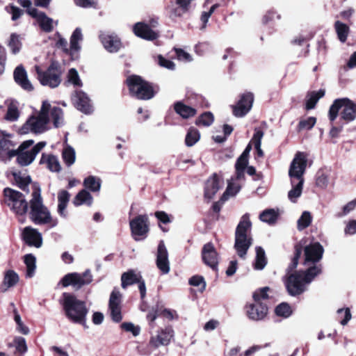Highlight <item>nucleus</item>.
<instances>
[{
  "label": "nucleus",
  "instance_id": "47",
  "mask_svg": "<svg viewBox=\"0 0 356 356\" xmlns=\"http://www.w3.org/2000/svg\"><path fill=\"white\" fill-rule=\"evenodd\" d=\"M213 120L214 118L213 114L210 112H205L196 120L195 123L199 126L209 127L213 122Z\"/></svg>",
  "mask_w": 356,
  "mask_h": 356
},
{
  "label": "nucleus",
  "instance_id": "13",
  "mask_svg": "<svg viewBox=\"0 0 356 356\" xmlns=\"http://www.w3.org/2000/svg\"><path fill=\"white\" fill-rule=\"evenodd\" d=\"M129 225L132 235L136 241H140L145 238L149 232V222L147 215L136 216L130 221Z\"/></svg>",
  "mask_w": 356,
  "mask_h": 356
},
{
  "label": "nucleus",
  "instance_id": "42",
  "mask_svg": "<svg viewBox=\"0 0 356 356\" xmlns=\"http://www.w3.org/2000/svg\"><path fill=\"white\" fill-rule=\"evenodd\" d=\"M277 213L273 209H269L264 211L259 216V218L261 221L267 222L268 224H273L275 222L277 218Z\"/></svg>",
  "mask_w": 356,
  "mask_h": 356
},
{
  "label": "nucleus",
  "instance_id": "33",
  "mask_svg": "<svg viewBox=\"0 0 356 356\" xmlns=\"http://www.w3.org/2000/svg\"><path fill=\"white\" fill-rule=\"evenodd\" d=\"M83 40V34L80 28H76L72 33L70 37V51L72 54L77 52L81 49L79 43Z\"/></svg>",
  "mask_w": 356,
  "mask_h": 356
},
{
  "label": "nucleus",
  "instance_id": "57",
  "mask_svg": "<svg viewBox=\"0 0 356 356\" xmlns=\"http://www.w3.org/2000/svg\"><path fill=\"white\" fill-rule=\"evenodd\" d=\"M67 77L68 81L72 83L74 86H81V81L79 79V74L74 68H72L69 70Z\"/></svg>",
  "mask_w": 356,
  "mask_h": 356
},
{
  "label": "nucleus",
  "instance_id": "40",
  "mask_svg": "<svg viewBox=\"0 0 356 356\" xmlns=\"http://www.w3.org/2000/svg\"><path fill=\"white\" fill-rule=\"evenodd\" d=\"M102 181L100 178L95 176H89L83 181L84 186L92 192H98L101 188Z\"/></svg>",
  "mask_w": 356,
  "mask_h": 356
},
{
  "label": "nucleus",
  "instance_id": "45",
  "mask_svg": "<svg viewBox=\"0 0 356 356\" xmlns=\"http://www.w3.org/2000/svg\"><path fill=\"white\" fill-rule=\"evenodd\" d=\"M200 135L199 131L194 128H191L186 136V145L188 147H191L200 140Z\"/></svg>",
  "mask_w": 356,
  "mask_h": 356
},
{
  "label": "nucleus",
  "instance_id": "5",
  "mask_svg": "<svg viewBox=\"0 0 356 356\" xmlns=\"http://www.w3.org/2000/svg\"><path fill=\"white\" fill-rule=\"evenodd\" d=\"M48 108H49V102L44 101L39 113L37 115L29 117L20 128L19 133L21 134H27L29 133L40 134L48 130V124L49 122V118L47 113Z\"/></svg>",
  "mask_w": 356,
  "mask_h": 356
},
{
  "label": "nucleus",
  "instance_id": "30",
  "mask_svg": "<svg viewBox=\"0 0 356 356\" xmlns=\"http://www.w3.org/2000/svg\"><path fill=\"white\" fill-rule=\"evenodd\" d=\"M70 194L65 190L58 193V213L63 218L67 217V206L70 201Z\"/></svg>",
  "mask_w": 356,
  "mask_h": 356
},
{
  "label": "nucleus",
  "instance_id": "48",
  "mask_svg": "<svg viewBox=\"0 0 356 356\" xmlns=\"http://www.w3.org/2000/svg\"><path fill=\"white\" fill-rule=\"evenodd\" d=\"M275 312L277 316L284 318H288L292 314L291 307L289 306V304L285 302H282L277 305L275 309Z\"/></svg>",
  "mask_w": 356,
  "mask_h": 356
},
{
  "label": "nucleus",
  "instance_id": "43",
  "mask_svg": "<svg viewBox=\"0 0 356 356\" xmlns=\"http://www.w3.org/2000/svg\"><path fill=\"white\" fill-rule=\"evenodd\" d=\"M335 29L337 33L339 40L342 42H344L348 37L349 31L348 26L346 24L339 21H337L335 22Z\"/></svg>",
  "mask_w": 356,
  "mask_h": 356
},
{
  "label": "nucleus",
  "instance_id": "53",
  "mask_svg": "<svg viewBox=\"0 0 356 356\" xmlns=\"http://www.w3.org/2000/svg\"><path fill=\"white\" fill-rule=\"evenodd\" d=\"M170 10L171 17H181L188 11V6L185 5V6H184L182 3H176V7L174 8L173 6Z\"/></svg>",
  "mask_w": 356,
  "mask_h": 356
},
{
  "label": "nucleus",
  "instance_id": "38",
  "mask_svg": "<svg viewBox=\"0 0 356 356\" xmlns=\"http://www.w3.org/2000/svg\"><path fill=\"white\" fill-rule=\"evenodd\" d=\"M267 264V259L264 250L261 247L256 248V259L254 268L256 270H262Z\"/></svg>",
  "mask_w": 356,
  "mask_h": 356
},
{
  "label": "nucleus",
  "instance_id": "56",
  "mask_svg": "<svg viewBox=\"0 0 356 356\" xmlns=\"http://www.w3.org/2000/svg\"><path fill=\"white\" fill-rule=\"evenodd\" d=\"M328 182L327 175L323 172H318L316 179V186L321 188H325L328 185Z\"/></svg>",
  "mask_w": 356,
  "mask_h": 356
},
{
  "label": "nucleus",
  "instance_id": "63",
  "mask_svg": "<svg viewBox=\"0 0 356 356\" xmlns=\"http://www.w3.org/2000/svg\"><path fill=\"white\" fill-rule=\"evenodd\" d=\"M316 121L315 118L309 117L299 122V128L300 129H311L315 125Z\"/></svg>",
  "mask_w": 356,
  "mask_h": 356
},
{
  "label": "nucleus",
  "instance_id": "64",
  "mask_svg": "<svg viewBox=\"0 0 356 356\" xmlns=\"http://www.w3.org/2000/svg\"><path fill=\"white\" fill-rule=\"evenodd\" d=\"M158 63L161 67L168 70H174L175 67V65L172 61L165 59L161 55L158 56Z\"/></svg>",
  "mask_w": 356,
  "mask_h": 356
},
{
  "label": "nucleus",
  "instance_id": "60",
  "mask_svg": "<svg viewBox=\"0 0 356 356\" xmlns=\"http://www.w3.org/2000/svg\"><path fill=\"white\" fill-rule=\"evenodd\" d=\"M74 3L81 8H96L97 6V0H74Z\"/></svg>",
  "mask_w": 356,
  "mask_h": 356
},
{
  "label": "nucleus",
  "instance_id": "59",
  "mask_svg": "<svg viewBox=\"0 0 356 356\" xmlns=\"http://www.w3.org/2000/svg\"><path fill=\"white\" fill-rule=\"evenodd\" d=\"M121 327L127 332H131L134 337L138 336L140 332V327L136 326L132 323H123Z\"/></svg>",
  "mask_w": 356,
  "mask_h": 356
},
{
  "label": "nucleus",
  "instance_id": "20",
  "mask_svg": "<svg viewBox=\"0 0 356 356\" xmlns=\"http://www.w3.org/2000/svg\"><path fill=\"white\" fill-rule=\"evenodd\" d=\"M22 236L24 242L29 246H33L37 248L42 246V234L36 229L30 226L24 227L22 233Z\"/></svg>",
  "mask_w": 356,
  "mask_h": 356
},
{
  "label": "nucleus",
  "instance_id": "50",
  "mask_svg": "<svg viewBox=\"0 0 356 356\" xmlns=\"http://www.w3.org/2000/svg\"><path fill=\"white\" fill-rule=\"evenodd\" d=\"M8 46L11 49L13 54H17L21 48V42L19 36L15 33H13L10 35V39L8 42Z\"/></svg>",
  "mask_w": 356,
  "mask_h": 356
},
{
  "label": "nucleus",
  "instance_id": "12",
  "mask_svg": "<svg viewBox=\"0 0 356 356\" xmlns=\"http://www.w3.org/2000/svg\"><path fill=\"white\" fill-rule=\"evenodd\" d=\"M306 166L307 159L305 155L302 152H298L293 159L289 170L291 181L304 180L303 175Z\"/></svg>",
  "mask_w": 356,
  "mask_h": 356
},
{
  "label": "nucleus",
  "instance_id": "29",
  "mask_svg": "<svg viewBox=\"0 0 356 356\" xmlns=\"http://www.w3.org/2000/svg\"><path fill=\"white\" fill-rule=\"evenodd\" d=\"M47 113L49 121H52L55 128L60 127L64 124L63 112L60 108L51 106L49 104V108H48Z\"/></svg>",
  "mask_w": 356,
  "mask_h": 356
},
{
  "label": "nucleus",
  "instance_id": "7",
  "mask_svg": "<svg viewBox=\"0 0 356 356\" xmlns=\"http://www.w3.org/2000/svg\"><path fill=\"white\" fill-rule=\"evenodd\" d=\"M3 202L17 216H23L28 211V202L25 196L13 188H4Z\"/></svg>",
  "mask_w": 356,
  "mask_h": 356
},
{
  "label": "nucleus",
  "instance_id": "9",
  "mask_svg": "<svg viewBox=\"0 0 356 356\" xmlns=\"http://www.w3.org/2000/svg\"><path fill=\"white\" fill-rule=\"evenodd\" d=\"M127 83L130 93L140 99H149L155 94L152 86L140 76L133 75L127 78Z\"/></svg>",
  "mask_w": 356,
  "mask_h": 356
},
{
  "label": "nucleus",
  "instance_id": "14",
  "mask_svg": "<svg viewBox=\"0 0 356 356\" xmlns=\"http://www.w3.org/2000/svg\"><path fill=\"white\" fill-rule=\"evenodd\" d=\"M122 298V295L119 289L114 288L110 295L108 308L112 320L117 323L122 319L121 313Z\"/></svg>",
  "mask_w": 356,
  "mask_h": 356
},
{
  "label": "nucleus",
  "instance_id": "28",
  "mask_svg": "<svg viewBox=\"0 0 356 356\" xmlns=\"http://www.w3.org/2000/svg\"><path fill=\"white\" fill-rule=\"evenodd\" d=\"M222 183H220L219 177L214 174L206 182L204 189V196L208 199H211L222 186Z\"/></svg>",
  "mask_w": 356,
  "mask_h": 356
},
{
  "label": "nucleus",
  "instance_id": "58",
  "mask_svg": "<svg viewBox=\"0 0 356 356\" xmlns=\"http://www.w3.org/2000/svg\"><path fill=\"white\" fill-rule=\"evenodd\" d=\"M14 341L17 351L19 352L21 354H24L27 351V346L26 343V340L24 337H15Z\"/></svg>",
  "mask_w": 356,
  "mask_h": 356
},
{
  "label": "nucleus",
  "instance_id": "41",
  "mask_svg": "<svg viewBox=\"0 0 356 356\" xmlns=\"http://www.w3.org/2000/svg\"><path fill=\"white\" fill-rule=\"evenodd\" d=\"M19 281L18 275L13 270H8L4 276L3 285L6 286L4 291L15 286Z\"/></svg>",
  "mask_w": 356,
  "mask_h": 356
},
{
  "label": "nucleus",
  "instance_id": "15",
  "mask_svg": "<svg viewBox=\"0 0 356 356\" xmlns=\"http://www.w3.org/2000/svg\"><path fill=\"white\" fill-rule=\"evenodd\" d=\"M29 14L35 18L40 28L46 33H50L53 31L57 22H54L53 19L49 17L44 12L39 11L35 8L29 10Z\"/></svg>",
  "mask_w": 356,
  "mask_h": 356
},
{
  "label": "nucleus",
  "instance_id": "39",
  "mask_svg": "<svg viewBox=\"0 0 356 356\" xmlns=\"http://www.w3.org/2000/svg\"><path fill=\"white\" fill-rule=\"evenodd\" d=\"M14 179L17 186L22 190H26L27 186L31 183V177L25 173L19 171H15L13 172Z\"/></svg>",
  "mask_w": 356,
  "mask_h": 356
},
{
  "label": "nucleus",
  "instance_id": "61",
  "mask_svg": "<svg viewBox=\"0 0 356 356\" xmlns=\"http://www.w3.org/2000/svg\"><path fill=\"white\" fill-rule=\"evenodd\" d=\"M264 136V132L259 129H254V134L252 138V142L255 148H259L261 145V140Z\"/></svg>",
  "mask_w": 356,
  "mask_h": 356
},
{
  "label": "nucleus",
  "instance_id": "2",
  "mask_svg": "<svg viewBox=\"0 0 356 356\" xmlns=\"http://www.w3.org/2000/svg\"><path fill=\"white\" fill-rule=\"evenodd\" d=\"M65 315L67 318L74 323L86 326V316L88 309L85 302L79 300L75 296L64 293L61 302Z\"/></svg>",
  "mask_w": 356,
  "mask_h": 356
},
{
  "label": "nucleus",
  "instance_id": "46",
  "mask_svg": "<svg viewBox=\"0 0 356 356\" xmlns=\"http://www.w3.org/2000/svg\"><path fill=\"white\" fill-rule=\"evenodd\" d=\"M312 217L309 211L302 212L301 216L298 220V229L303 230L309 227L312 222Z\"/></svg>",
  "mask_w": 356,
  "mask_h": 356
},
{
  "label": "nucleus",
  "instance_id": "3",
  "mask_svg": "<svg viewBox=\"0 0 356 356\" xmlns=\"http://www.w3.org/2000/svg\"><path fill=\"white\" fill-rule=\"evenodd\" d=\"M33 186L32 198L30 200V218L36 225L51 223V227L56 226L58 220L52 219L49 211L43 204L40 187L36 184Z\"/></svg>",
  "mask_w": 356,
  "mask_h": 356
},
{
  "label": "nucleus",
  "instance_id": "1",
  "mask_svg": "<svg viewBox=\"0 0 356 356\" xmlns=\"http://www.w3.org/2000/svg\"><path fill=\"white\" fill-rule=\"evenodd\" d=\"M304 250V265L307 267L305 271H298L289 276L286 286L291 296L302 293L306 290L307 285L322 272V265L318 264L322 259L324 252L323 247L318 242L311 243L303 248L302 242L295 246V255L291 265L290 270L296 268L299 258Z\"/></svg>",
  "mask_w": 356,
  "mask_h": 356
},
{
  "label": "nucleus",
  "instance_id": "19",
  "mask_svg": "<svg viewBox=\"0 0 356 356\" xmlns=\"http://www.w3.org/2000/svg\"><path fill=\"white\" fill-rule=\"evenodd\" d=\"M72 101L74 106L83 113L89 114L93 111L89 97L82 91H76L72 95Z\"/></svg>",
  "mask_w": 356,
  "mask_h": 356
},
{
  "label": "nucleus",
  "instance_id": "23",
  "mask_svg": "<svg viewBox=\"0 0 356 356\" xmlns=\"http://www.w3.org/2000/svg\"><path fill=\"white\" fill-rule=\"evenodd\" d=\"M15 81L24 90L31 91L33 86L29 79L26 70L22 65L17 66L13 72Z\"/></svg>",
  "mask_w": 356,
  "mask_h": 356
},
{
  "label": "nucleus",
  "instance_id": "31",
  "mask_svg": "<svg viewBox=\"0 0 356 356\" xmlns=\"http://www.w3.org/2000/svg\"><path fill=\"white\" fill-rule=\"evenodd\" d=\"M175 112L182 118L188 119L195 116L197 111L195 108L184 104L182 102H177L174 105Z\"/></svg>",
  "mask_w": 356,
  "mask_h": 356
},
{
  "label": "nucleus",
  "instance_id": "21",
  "mask_svg": "<svg viewBox=\"0 0 356 356\" xmlns=\"http://www.w3.org/2000/svg\"><path fill=\"white\" fill-rule=\"evenodd\" d=\"M11 138V134L5 131H0V153L10 158L15 156L17 153V150L14 149L15 144Z\"/></svg>",
  "mask_w": 356,
  "mask_h": 356
},
{
  "label": "nucleus",
  "instance_id": "8",
  "mask_svg": "<svg viewBox=\"0 0 356 356\" xmlns=\"http://www.w3.org/2000/svg\"><path fill=\"white\" fill-rule=\"evenodd\" d=\"M34 141L33 140H27L24 141L16 149L17 161L21 166H27L32 163L36 155L46 146V142H39L34 145L31 150H28Z\"/></svg>",
  "mask_w": 356,
  "mask_h": 356
},
{
  "label": "nucleus",
  "instance_id": "18",
  "mask_svg": "<svg viewBox=\"0 0 356 356\" xmlns=\"http://www.w3.org/2000/svg\"><path fill=\"white\" fill-rule=\"evenodd\" d=\"M254 97L250 92L242 95L237 104L233 106V113L236 117H243L251 109Z\"/></svg>",
  "mask_w": 356,
  "mask_h": 356
},
{
  "label": "nucleus",
  "instance_id": "44",
  "mask_svg": "<svg viewBox=\"0 0 356 356\" xmlns=\"http://www.w3.org/2000/svg\"><path fill=\"white\" fill-rule=\"evenodd\" d=\"M63 158L68 166L72 165L75 162L76 159V153L74 148L70 146L64 148L63 151Z\"/></svg>",
  "mask_w": 356,
  "mask_h": 356
},
{
  "label": "nucleus",
  "instance_id": "32",
  "mask_svg": "<svg viewBox=\"0 0 356 356\" xmlns=\"http://www.w3.org/2000/svg\"><path fill=\"white\" fill-rule=\"evenodd\" d=\"M141 275L133 270L124 273L121 276L122 287L126 289L128 286L132 285L140 281Z\"/></svg>",
  "mask_w": 356,
  "mask_h": 356
},
{
  "label": "nucleus",
  "instance_id": "6",
  "mask_svg": "<svg viewBox=\"0 0 356 356\" xmlns=\"http://www.w3.org/2000/svg\"><path fill=\"white\" fill-rule=\"evenodd\" d=\"M340 115V120L346 122L353 121L356 118V105L348 98L335 99L330 106L328 118L333 122Z\"/></svg>",
  "mask_w": 356,
  "mask_h": 356
},
{
  "label": "nucleus",
  "instance_id": "54",
  "mask_svg": "<svg viewBox=\"0 0 356 356\" xmlns=\"http://www.w3.org/2000/svg\"><path fill=\"white\" fill-rule=\"evenodd\" d=\"M189 284L194 286H200V291L202 292L205 290L206 282L202 276L195 275L189 280Z\"/></svg>",
  "mask_w": 356,
  "mask_h": 356
},
{
  "label": "nucleus",
  "instance_id": "37",
  "mask_svg": "<svg viewBox=\"0 0 356 356\" xmlns=\"http://www.w3.org/2000/svg\"><path fill=\"white\" fill-rule=\"evenodd\" d=\"M24 262L26 266V277H33L36 268V258L32 254H27L24 257Z\"/></svg>",
  "mask_w": 356,
  "mask_h": 356
},
{
  "label": "nucleus",
  "instance_id": "22",
  "mask_svg": "<svg viewBox=\"0 0 356 356\" xmlns=\"http://www.w3.org/2000/svg\"><path fill=\"white\" fill-rule=\"evenodd\" d=\"M202 259L204 264L213 270L217 269L218 263V254L211 243H207L204 245L202 251Z\"/></svg>",
  "mask_w": 356,
  "mask_h": 356
},
{
  "label": "nucleus",
  "instance_id": "16",
  "mask_svg": "<svg viewBox=\"0 0 356 356\" xmlns=\"http://www.w3.org/2000/svg\"><path fill=\"white\" fill-rule=\"evenodd\" d=\"M174 337V330L171 326H167L161 329L155 336H152L149 340V346L158 348L161 346H167Z\"/></svg>",
  "mask_w": 356,
  "mask_h": 356
},
{
  "label": "nucleus",
  "instance_id": "26",
  "mask_svg": "<svg viewBox=\"0 0 356 356\" xmlns=\"http://www.w3.org/2000/svg\"><path fill=\"white\" fill-rule=\"evenodd\" d=\"M99 38L104 48L109 52H116L120 49L121 42L116 35L102 33Z\"/></svg>",
  "mask_w": 356,
  "mask_h": 356
},
{
  "label": "nucleus",
  "instance_id": "49",
  "mask_svg": "<svg viewBox=\"0 0 356 356\" xmlns=\"http://www.w3.org/2000/svg\"><path fill=\"white\" fill-rule=\"evenodd\" d=\"M350 311L348 308L339 309L337 310V318L340 321L342 325H346L351 319Z\"/></svg>",
  "mask_w": 356,
  "mask_h": 356
},
{
  "label": "nucleus",
  "instance_id": "17",
  "mask_svg": "<svg viewBox=\"0 0 356 356\" xmlns=\"http://www.w3.org/2000/svg\"><path fill=\"white\" fill-rule=\"evenodd\" d=\"M156 265L162 274L166 275L170 272L168 252L163 241H161L158 245Z\"/></svg>",
  "mask_w": 356,
  "mask_h": 356
},
{
  "label": "nucleus",
  "instance_id": "34",
  "mask_svg": "<svg viewBox=\"0 0 356 356\" xmlns=\"http://www.w3.org/2000/svg\"><path fill=\"white\" fill-rule=\"evenodd\" d=\"M292 188L288 193V197L292 202H296L302 192L304 180L291 181Z\"/></svg>",
  "mask_w": 356,
  "mask_h": 356
},
{
  "label": "nucleus",
  "instance_id": "55",
  "mask_svg": "<svg viewBox=\"0 0 356 356\" xmlns=\"http://www.w3.org/2000/svg\"><path fill=\"white\" fill-rule=\"evenodd\" d=\"M14 314H15V318H14L15 321L16 322V323L17 325V330L24 334H28L29 332V329L23 324L21 317H20L19 314H18L16 309H14Z\"/></svg>",
  "mask_w": 356,
  "mask_h": 356
},
{
  "label": "nucleus",
  "instance_id": "35",
  "mask_svg": "<svg viewBox=\"0 0 356 356\" xmlns=\"http://www.w3.org/2000/svg\"><path fill=\"white\" fill-rule=\"evenodd\" d=\"M93 198L90 193L85 189L79 192L73 200V204L75 206H80L82 204H87L90 206L92 203Z\"/></svg>",
  "mask_w": 356,
  "mask_h": 356
},
{
  "label": "nucleus",
  "instance_id": "27",
  "mask_svg": "<svg viewBox=\"0 0 356 356\" xmlns=\"http://www.w3.org/2000/svg\"><path fill=\"white\" fill-rule=\"evenodd\" d=\"M134 32L137 36L148 40H153L157 38V33L148 25L142 22H138L134 25Z\"/></svg>",
  "mask_w": 356,
  "mask_h": 356
},
{
  "label": "nucleus",
  "instance_id": "62",
  "mask_svg": "<svg viewBox=\"0 0 356 356\" xmlns=\"http://www.w3.org/2000/svg\"><path fill=\"white\" fill-rule=\"evenodd\" d=\"M270 290L269 287H264L255 291L253 294V298L255 302H260L261 299L268 298L267 292Z\"/></svg>",
  "mask_w": 356,
  "mask_h": 356
},
{
  "label": "nucleus",
  "instance_id": "36",
  "mask_svg": "<svg viewBox=\"0 0 356 356\" xmlns=\"http://www.w3.org/2000/svg\"><path fill=\"white\" fill-rule=\"evenodd\" d=\"M325 90H319L318 91H312L307 94V99L306 102V108L307 110L312 109L315 107L318 101L324 96Z\"/></svg>",
  "mask_w": 356,
  "mask_h": 356
},
{
  "label": "nucleus",
  "instance_id": "11",
  "mask_svg": "<svg viewBox=\"0 0 356 356\" xmlns=\"http://www.w3.org/2000/svg\"><path fill=\"white\" fill-rule=\"evenodd\" d=\"M92 281V275L90 270H86L83 274L72 273L65 275L60 283L63 287L72 286L76 289H80L83 286L89 284Z\"/></svg>",
  "mask_w": 356,
  "mask_h": 356
},
{
  "label": "nucleus",
  "instance_id": "52",
  "mask_svg": "<svg viewBox=\"0 0 356 356\" xmlns=\"http://www.w3.org/2000/svg\"><path fill=\"white\" fill-rule=\"evenodd\" d=\"M19 116V112L17 106L14 104H10L8 106L6 119L10 122L16 121Z\"/></svg>",
  "mask_w": 356,
  "mask_h": 356
},
{
  "label": "nucleus",
  "instance_id": "24",
  "mask_svg": "<svg viewBox=\"0 0 356 356\" xmlns=\"http://www.w3.org/2000/svg\"><path fill=\"white\" fill-rule=\"evenodd\" d=\"M245 170L241 169H236V177L232 178L227 185L226 191L224 193L222 200L223 201L227 200L228 196H234L241 189V186L238 184L235 183L236 180H241L244 178Z\"/></svg>",
  "mask_w": 356,
  "mask_h": 356
},
{
  "label": "nucleus",
  "instance_id": "10",
  "mask_svg": "<svg viewBox=\"0 0 356 356\" xmlns=\"http://www.w3.org/2000/svg\"><path fill=\"white\" fill-rule=\"evenodd\" d=\"M35 70L37 79L42 86L54 88L60 85L61 72L54 63L50 65L46 71H42L38 65L35 66Z\"/></svg>",
  "mask_w": 356,
  "mask_h": 356
},
{
  "label": "nucleus",
  "instance_id": "4",
  "mask_svg": "<svg viewBox=\"0 0 356 356\" xmlns=\"http://www.w3.org/2000/svg\"><path fill=\"white\" fill-rule=\"evenodd\" d=\"M251 227L249 214L245 213L241 217L236 227L234 245L237 254L242 259L245 257L248 249L252 244Z\"/></svg>",
  "mask_w": 356,
  "mask_h": 356
},
{
  "label": "nucleus",
  "instance_id": "25",
  "mask_svg": "<svg viewBox=\"0 0 356 356\" xmlns=\"http://www.w3.org/2000/svg\"><path fill=\"white\" fill-rule=\"evenodd\" d=\"M268 307L260 302L251 304L247 310L248 317L254 321L263 319L267 314Z\"/></svg>",
  "mask_w": 356,
  "mask_h": 356
},
{
  "label": "nucleus",
  "instance_id": "51",
  "mask_svg": "<svg viewBox=\"0 0 356 356\" xmlns=\"http://www.w3.org/2000/svg\"><path fill=\"white\" fill-rule=\"evenodd\" d=\"M47 168L52 172H59L60 170V165L56 156L49 155L46 160Z\"/></svg>",
  "mask_w": 356,
  "mask_h": 356
}]
</instances>
